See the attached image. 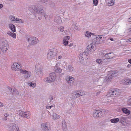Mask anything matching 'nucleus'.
Returning a JSON list of instances; mask_svg holds the SVG:
<instances>
[{
	"instance_id": "nucleus-1",
	"label": "nucleus",
	"mask_w": 131,
	"mask_h": 131,
	"mask_svg": "<svg viewBox=\"0 0 131 131\" xmlns=\"http://www.w3.org/2000/svg\"><path fill=\"white\" fill-rule=\"evenodd\" d=\"M116 76V73H115L114 72H113L111 73L108 74L106 77L100 78L99 80H100L103 83L106 82H109L111 79H113Z\"/></svg>"
},
{
	"instance_id": "nucleus-2",
	"label": "nucleus",
	"mask_w": 131,
	"mask_h": 131,
	"mask_svg": "<svg viewBox=\"0 0 131 131\" xmlns=\"http://www.w3.org/2000/svg\"><path fill=\"white\" fill-rule=\"evenodd\" d=\"M104 37L102 35H93L92 40L93 44H98L103 40Z\"/></svg>"
},
{
	"instance_id": "nucleus-3",
	"label": "nucleus",
	"mask_w": 131,
	"mask_h": 131,
	"mask_svg": "<svg viewBox=\"0 0 131 131\" xmlns=\"http://www.w3.org/2000/svg\"><path fill=\"white\" fill-rule=\"evenodd\" d=\"M57 51V49L53 48L49 50L47 55V59L50 60L53 59L56 56Z\"/></svg>"
},
{
	"instance_id": "nucleus-4",
	"label": "nucleus",
	"mask_w": 131,
	"mask_h": 131,
	"mask_svg": "<svg viewBox=\"0 0 131 131\" xmlns=\"http://www.w3.org/2000/svg\"><path fill=\"white\" fill-rule=\"evenodd\" d=\"M1 50L3 53H5L9 48L7 40L5 39L2 40L0 44Z\"/></svg>"
},
{
	"instance_id": "nucleus-5",
	"label": "nucleus",
	"mask_w": 131,
	"mask_h": 131,
	"mask_svg": "<svg viewBox=\"0 0 131 131\" xmlns=\"http://www.w3.org/2000/svg\"><path fill=\"white\" fill-rule=\"evenodd\" d=\"M27 41L30 45H34L39 42V40L36 37H29L26 39Z\"/></svg>"
},
{
	"instance_id": "nucleus-6",
	"label": "nucleus",
	"mask_w": 131,
	"mask_h": 131,
	"mask_svg": "<svg viewBox=\"0 0 131 131\" xmlns=\"http://www.w3.org/2000/svg\"><path fill=\"white\" fill-rule=\"evenodd\" d=\"M56 79V75L54 73H51L49 77L45 78L44 80L46 82L51 83L54 81Z\"/></svg>"
},
{
	"instance_id": "nucleus-7",
	"label": "nucleus",
	"mask_w": 131,
	"mask_h": 131,
	"mask_svg": "<svg viewBox=\"0 0 131 131\" xmlns=\"http://www.w3.org/2000/svg\"><path fill=\"white\" fill-rule=\"evenodd\" d=\"M86 92L82 90L76 91L73 94L72 97L74 98H76L80 96L85 95Z\"/></svg>"
},
{
	"instance_id": "nucleus-8",
	"label": "nucleus",
	"mask_w": 131,
	"mask_h": 131,
	"mask_svg": "<svg viewBox=\"0 0 131 131\" xmlns=\"http://www.w3.org/2000/svg\"><path fill=\"white\" fill-rule=\"evenodd\" d=\"M120 93V90L117 89H112L109 91L108 95L110 96H115L116 95H119Z\"/></svg>"
},
{
	"instance_id": "nucleus-9",
	"label": "nucleus",
	"mask_w": 131,
	"mask_h": 131,
	"mask_svg": "<svg viewBox=\"0 0 131 131\" xmlns=\"http://www.w3.org/2000/svg\"><path fill=\"white\" fill-rule=\"evenodd\" d=\"M18 113L21 117L28 119L30 117V113L29 112H24L21 110L18 111Z\"/></svg>"
},
{
	"instance_id": "nucleus-10",
	"label": "nucleus",
	"mask_w": 131,
	"mask_h": 131,
	"mask_svg": "<svg viewBox=\"0 0 131 131\" xmlns=\"http://www.w3.org/2000/svg\"><path fill=\"white\" fill-rule=\"evenodd\" d=\"M104 112L103 110H95L94 111L93 116L95 118L101 117L103 115Z\"/></svg>"
},
{
	"instance_id": "nucleus-11",
	"label": "nucleus",
	"mask_w": 131,
	"mask_h": 131,
	"mask_svg": "<svg viewBox=\"0 0 131 131\" xmlns=\"http://www.w3.org/2000/svg\"><path fill=\"white\" fill-rule=\"evenodd\" d=\"M74 78L71 76H68L66 78V81L69 85L72 86L74 84Z\"/></svg>"
},
{
	"instance_id": "nucleus-12",
	"label": "nucleus",
	"mask_w": 131,
	"mask_h": 131,
	"mask_svg": "<svg viewBox=\"0 0 131 131\" xmlns=\"http://www.w3.org/2000/svg\"><path fill=\"white\" fill-rule=\"evenodd\" d=\"M87 54L85 51L84 52L81 53L79 55V58L80 61L82 64H83L84 63L85 59L86 58V56H87Z\"/></svg>"
},
{
	"instance_id": "nucleus-13",
	"label": "nucleus",
	"mask_w": 131,
	"mask_h": 131,
	"mask_svg": "<svg viewBox=\"0 0 131 131\" xmlns=\"http://www.w3.org/2000/svg\"><path fill=\"white\" fill-rule=\"evenodd\" d=\"M96 62L100 65H105L108 63V60L107 59L102 58V59H98L96 60Z\"/></svg>"
},
{
	"instance_id": "nucleus-14",
	"label": "nucleus",
	"mask_w": 131,
	"mask_h": 131,
	"mask_svg": "<svg viewBox=\"0 0 131 131\" xmlns=\"http://www.w3.org/2000/svg\"><path fill=\"white\" fill-rule=\"evenodd\" d=\"M20 72L21 73L25 74L24 77L26 79L29 77L31 75V73L30 71H27L25 70L20 69Z\"/></svg>"
},
{
	"instance_id": "nucleus-15",
	"label": "nucleus",
	"mask_w": 131,
	"mask_h": 131,
	"mask_svg": "<svg viewBox=\"0 0 131 131\" xmlns=\"http://www.w3.org/2000/svg\"><path fill=\"white\" fill-rule=\"evenodd\" d=\"M94 46L92 44L86 47L85 51L86 52L87 54H91L93 53L94 51Z\"/></svg>"
},
{
	"instance_id": "nucleus-16",
	"label": "nucleus",
	"mask_w": 131,
	"mask_h": 131,
	"mask_svg": "<svg viewBox=\"0 0 131 131\" xmlns=\"http://www.w3.org/2000/svg\"><path fill=\"white\" fill-rule=\"evenodd\" d=\"M41 127L42 129L44 130H48L50 129V126L49 123L47 122L41 124Z\"/></svg>"
},
{
	"instance_id": "nucleus-17",
	"label": "nucleus",
	"mask_w": 131,
	"mask_h": 131,
	"mask_svg": "<svg viewBox=\"0 0 131 131\" xmlns=\"http://www.w3.org/2000/svg\"><path fill=\"white\" fill-rule=\"evenodd\" d=\"M35 11L36 13L39 14L41 15H44V17L45 18L46 17L47 15H45V12L44 10L43 9V8L40 9L38 8L37 9H36Z\"/></svg>"
},
{
	"instance_id": "nucleus-18",
	"label": "nucleus",
	"mask_w": 131,
	"mask_h": 131,
	"mask_svg": "<svg viewBox=\"0 0 131 131\" xmlns=\"http://www.w3.org/2000/svg\"><path fill=\"white\" fill-rule=\"evenodd\" d=\"M21 67V66L17 63H14L11 67L12 69L14 70L19 69Z\"/></svg>"
},
{
	"instance_id": "nucleus-19",
	"label": "nucleus",
	"mask_w": 131,
	"mask_h": 131,
	"mask_svg": "<svg viewBox=\"0 0 131 131\" xmlns=\"http://www.w3.org/2000/svg\"><path fill=\"white\" fill-rule=\"evenodd\" d=\"M114 54L113 53L111 52L106 53L104 55V57L105 59H108L112 58L114 57Z\"/></svg>"
},
{
	"instance_id": "nucleus-20",
	"label": "nucleus",
	"mask_w": 131,
	"mask_h": 131,
	"mask_svg": "<svg viewBox=\"0 0 131 131\" xmlns=\"http://www.w3.org/2000/svg\"><path fill=\"white\" fill-rule=\"evenodd\" d=\"M7 88L12 92L13 94L16 95L18 94V92L16 89L14 88L13 89H12L9 87H8Z\"/></svg>"
},
{
	"instance_id": "nucleus-21",
	"label": "nucleus",
	"mask_w": 131,
	"mask_h": 131,
	"mask_svg": "<svg viewBox=\"0 0 131 131\" xmlns=\"http://www.w3.org/2000/svg\"><path fill=\"white\" fill-rule=\"evenodd\" d=\"M122 82L124 84L126 85L131 84V79L126 78L124 79L122 81Z\"/></svg>"
},
{
	"instance_id": "nucleus-22",
	"label": "nucleus",
	"mask_w": 131,
	"mask_h": 131,
	"mask_svg": "<svg viewBox=\"0 0 131 131\" xmlns=\"http://www.w3.org/2000/svg\"><path fill=\"white\" fill-rule=\"evenodd\" d=\"M70 38V37L69 36H67L65 37L64 38L63 40V44L65 46H66L68 43V40Z\"/></svg>"
},
{
	"instance_id": "nucleus-23",
	"label": "nucleus",
	"mask_w": 131,
	"mask_h": 131,
	"mask_svg": "<svg viewBox=\"0 0 131 131\" xmlns=\"http://www.w3.org/2000/svg\"><path fill=\"white\" fill-rule=\"evenodd\" d=\"M7 34L9 36L14 38H16V35L14 32H12V31H9L7 32Z\"/></svg>"
},
{
	"instance_id": "nucleus-24",
	"label": "nucleus",
	"mask_w": 131,
	"mask_h": 131,
	"mask_svg": "<svg viewBox=\"0 0 131 131\" xmlns=\"http://www.w3.org/2000/svg\"><path fill=\"white\" fill-rule=\"evenodd\" d=\"M9 28L12 32H15L16 31V28L15 26L12 24H10L8 25Z\"/></svg>"
},
{
	"instance_id": "nucleus-25",
	"label": "nucleus",
	"mask_w": 131,
	"mask_h": 131,
	"mask_svg": "<svg viewBox=\"0 0 131 131\" xmlns=\"http://www.w3.org/2000/svg\"><path fill=\"white\" fill-rule=\"evenodd\" d=\"M53 70L55 72L58 73H61L62 70L59 67L56 66L54 67Z\"/></svg>"
},
{
	"instance_id": "nucleus-26",
	"label": "nucleus",
	"mask_w": 131,
	"mask_h": 131,
	"mask_svg": "<svg viewBox=\"0 0 131 131\" xmlns=\"http://www.w3.org/2000/svg\"><path fill=\"white\" fill-rule=\"evenodd\" d=\"M63 130L64 131H66L67 129V127L65 121H63L62 122Z\"/></svg>"
},
{
	"instance_id": "nucleus-27",
	"label": "nucleus",
	"mask_w": 131,
	"mask_h": 131,
	"mask_svg": "<svg viewBox=\"0 0 131 131\" xmlns=\"http://www.w3.org/2000/svg\"><path fill=\"white\" fill-rule=\"evenodd\" d=\"M10 130L11 131H13L15 128L17 127L16 125L14 124H11L9 127Z\"/></svg>"
},
{
	"instance_id": "nucleus-28",
	"label": "nucleus",
	"mask_w": 131,
	"mask_h": 131,
	"mask_svg": "<svg viewBox=\"0 0 131 131\" xmlns=\"http://www.w3.org/2000/svg\"><path fill=\"white\" fill-rule=\"evenodd\" d=\"M123 112L128 115H129L130 113V111L128 109L125 108H123L122 110Z\"/></svg>"
},
{
	"instance_id": "nucleus-29",
	"label": "nucleus",
	"mask_w": 131,
	"mask_h": 131,
	"mask_svg": "<svg viewBox=\"0 0 131 131\" xmlns=\"http://www.w3.org/2000/svg\"><path fill=\"white\" fill-rule=\"evenodd\" d=\"M115 3V0H107V3L109 6H111L113 5Z\"/></svg>"
},
{
	"instance_id": "nucleus-30",
	"label": "nucleus",
	"mask_w": 131,
	"mask_h": 131,
	"mask_svg": "<svg viewBox=\"0 0 131 131\" xmlns=\"http://www.w3.org/2000/svg\"><path fill=\"white\" fill-rule=\"evenodd\" d=\"M52 117L53 119L54 120L59 119L60 117V115L56 113H53L52 115Z\"/></svg>"
},
{
	"instance_id": "nucleus-31",
	"label": "nucleus",
	"mask_w": 131,
	"mask_h": 131,
	"mask_svg": "<svg viewBox=\"0 0 131 131\" xmlns=\"http://www.w3.org/2000/svg\"><path fill=\"white\" fill-rule=\"evenodd\" d=\"M93 35H94V34L88 31H86L85 34V36L87 37H90L91 35H92V36Z\"/></svg>"
},
{
	"instance_id": "nucleus-32",
	"label": "nucleus",
	"mask_w": 131,
	"mask_h": 131,
	"mask_svg": "<svg viewBox=\"0 0 131 131\" xmlns=\"http://www.w3.org/2000/svg\"><path fill=\"white\" fill-rule=\"evenodd\" d=\"M119 121V119L118 118L112 119H111L110 121L111 122L113 123H115L118 122Z\"/></svg>"
},
{
	"instance_id": "nucleus-33",
	"label": "nucleus",
	"mask_w": 131,
	"mask_h": 131,
	"mask_svg": "<svg viewBox=\"0 0 131 131\" xmlns=\"http://www.w3.org/2000/svg\"><path fill=\"white\" fill-rule=\"evenodd\" d=\"M35 70L37 73L38 74H41V69L40 67H36Z\"/></svg>"
},
{
	"instance_id": "nucleus-34",
	"label": "nucleus",
	"mask_w": 131,
	"mask_h": 131,
	"mask_svg": "<svg viewBox=\"0 0 131 131\" xmlns=\"http://www.w3.org/2000/svg\"><path fill=\"white\" fill-rule=\"evenodd\" d=\"M9 18L10 20H11L12 21H13L15 23V22L16 20V18H17L15 16L12 15L10 16Z\"/></svg>"
},
{
	"instance_id": "nucleus-35",
	"label": "nucleus",
	"mask_w": 131,
	"mask_h": 131,
	"mask_svg": "<svg viewBox=\"0 0 131 131\" xmlns=\"http://www.w3.org/2000/svg\"><path fill=\"white\" fill-rule=\"evenodd\" d=\"M28 84L32 88H35L36 86V85L35 83H32L31 82H29L28 83Z\"/></svg>"
},
{
	"instance_id": "nucleus-36",
	"label": "nucleus",
	"mask_w": 131,
	"mask_h": 131,
	"mask_svg": "<svg viewBox=\"0 0 131 131\" xmlns=\"http://www.w3.org/2000/svg\"><path fill=\"white\" fill-rule=\"evenodd\" d=\"M68 68L69 71L72 72L74 71V68L71 65L68 66Z\"/></svg>"
},
{
	"instance_id": "nucleus-37",
	"label": "nucleus",
	"mask_w": 131,
	"mask_h": 131,
	"mask_svg": "<svg viewBox=\"0 0 131 131\" xmlns=\"http://www.w3.org/2000/svg\"><path fill=\"white\" fill-rule=\"evenodd\" d=\"M119 118V121H120V122L122 123V122H124L127 118L125 117L121 116Z\"/></svg>"
},
{
	"instance_id": "nucleus-38",
	"label": "nucleus",
	"mask_w": 131,
	"mask_h": 131,
	"mask_svg": "<svg viewBox=\"0 0 131 131\" xmlns=\"http://www.w3.org/2000/svg\"><path fill=\"white\" fill-rule=\"evenodd\" d=\"M71 29L74 30H77L78 29L77 26L75 24H73L72 25Z\"/></svg>"
},
{
	"instance_id": "nucleus-39",
	"label": "nucleus",
	"mask_w": 131,
	"mask_h": 131,
	"mask_svg": "<svg viewBox=\"0 0 131 131\" xmlns=\"http://www.w3.org/2000/svg\"><path fill=\"white\" fill-rule=\"evenodd\" d=\"M15 23H23V21L22 20L17 18H16V20Z\"/></svg>"
},
{
	"instance_id": "nucleus-40",
	"label": "nucleus",
	"mask_w": 131,
	"mask_h": 131,
	"mask_svg": "<svg viewBox=\"0 0 131 131\" xmlns=\"http://www.w3.org/2000/svg\"><path fill=\"white\" fill-rule=\"evenodd\" d=\"M61 61H59L56 63V66L59 67L62 65L61 63Z\"/></svg>"
},
{
	"instance_id": "nucleus-41",
	"label": "nucleus",
	"mask_w": 131,
	"mask_h": 131,
	"mask_svg": "<svg viewBox=\"0 0 131 131\" xmlns=\"http://www.w3.org/2000/svg\"><path fill=\"white\" fill-rule=\"evenodd\" d=\"M98 0H93V3L95 5H97L98 3Z\"/></svg>"
},
{
	"instance_id": "nucleus-42",
	"label": "nucleus",
	"mask_w": 131,
	"mask_h": 131,
	"mask_svg": "<svg viewBox=\"0 0 131 131\" xmlns=\"http://www.w3.org/2000/svg\"><path fill=\"white\" fill-rule=\"evenodd\" d=\"M64 27L63 26H61L59 28V29L62 32L64 31Z\"/></svg>"
},
{
	"instance_id": "nucleus-43",
	"label": "nucleus",
	"mask_w": 131,
	"mask_h": 131,
	"mask_svg": "<svg viewBox=\"0 0 131 131\" xmlns=\"http://www.w3.org/2000/svg\"><path fill=\"white\" fill-rule=\"evenodd\" d=\"M101 93V91H100L97 92L95 93L94 94L97 96L99 95Z\"/></svg>"
},
{
	"instance_id": "nucleus-44",
	"label": "nucleus",
	"mask_w": 131,
	"mask_h": 131,
	"mask_svg": "<svg viewBox=\"0 0 131 131\" xmlns=\"http://www.w3.org/2000/svg\"><path fill=\"white\" fill-rule=\"evenodd\" d=\"M128 104L131 105V99H128Z\"/></svg>"
},
{
	"instance_id": "nucleus-45",
	"label": "nucleus",
	"mask_w": 131,
	"mask_h": 131,
	"mask_svg": "<svg viewBox=\"0 0 131 131\" xmlns=\"http://www.w3.org/2000/svg\"><path fill=\"white\" fill-rule=\"evenodd\" d=\"M51 107H52V106H46V108L47 109L49 110L51 108Z\"/></svg>"
},
{
	"instance_id": "nucleus-46",
	"label": "nucleus",
	"mask_w": 131,
	"mask_h": 131,
	"mask_svg": "<svg viewBox=\"0 0 131 131\" xmlns=\"http://www.w3.org/2000/svg\"><path fill=\"white\" fill-rule=\"evenodd\" d=\"M3 103L0 102V107H3Z\"/></svg>"
},
{
	"instance_id": "nucleus-47",
	"label": "nucleus",
	"mask_w": 131,
	"mask_h": 131,
	"mask_svg": "<svg viewBox=\"0 0 131 131\" xmlns=\"http://www.w3.org/2000/svg\"><path fill=\"white\" fill-rule=\"evenodd\" d=\"M19 128L18 127H17L16 128V131H19Z\"/></svg>"
},
{
	"instance_id": "nucleus-48",
	"label": "nucleus",
	"mask_w": 131,
	"mask_h": 131,
	"mask_svg": "<svg viewBox=\"0 0 131 131\" xmlns=\"http://www.w3.org/2000/svg\"><path fill=\"white\" fill-rule=\"evenodd\" d=\"M128 30L129 32H131V27L129 28Z\"/></svg>"
},
{
	"instance_id": "nucleus-49",
	"label": "nucleus",
	"mask_w": 131,
	"mask_h": 131,
	"mask_svg": "<svg viewBox=\"0 0 131 131\" xmlns=\"http://www.w3.org/2000/svg\"><path fill=\"white\" fill-rule=\"evenodd\" d=\"M9 115L7 113H5L4 114V116H5L7 117Z\"/></svg>"
},
{
	"instance_id": "nucleus-50",
	"label": "nucleus",
	"mask_w": 131,
	"mask_h": 131,
	"mask_svg": "<svg viewBox=\"0 0 131 131\" xmlns=\"http://www.w3.org/2000/svg\"><path fill=\"white\" fill-rule=\"evenodd\" d=\"M3 7V5L2 4H0V9Z\"/></svg>"
},
{
	"instance_id": "nucleus-51",
	"label": "nucleus",
	"mask_w": 131,
	"mask_h": 131,
	"mask_svg": "<svg viewBox=\"0 0 131 131\" xmlns=\"http://www.w3.org/2000/svg\"><path fill=\"white\" fill-rule=\"evenodd\" d=\"M43 3H45L46 2H48V0H43L42 1Z\"/></svg>"
},
{
	"instance_id": "nucleus-52",
	"label": "nucleus",
	"mask_w": 131,
	"mask_h": 131,
	"mask_svg": "<svg viewBox=\"0 0 131 131\" xmlns=\"http://www.w3.org/2000/svg\"><path fill=\"white\" fill-rule=\"evenodd\" d=\"M73 45V43H70L69 45V47H71Z\"/></svg>"
},
{
	"instance_id": "nucleus-53",
	"label": "nucleus",
	"mask_w": 131,
	"mask_h": 131,
	"mask_svg": "<svg viewBox=\"0 0 131 131\" xmlns=\"http://www.w3.org/2000/svg\"><path fill=\"white\" fill-rule=\"evenodd\" d=\"M62 58V57L61 56H58V59H61Z\"/></svg>"
},
{
	"instance_id": "nucleus-54",
	"label": "nucleus",
	"mask_w": 131,
	"mask_h": 131,
	"mask_svg": "<svg viewBox=\"0 0 131 131\" xmlns=\"http://www.w3.org/2000/svg\"><path fill=\"white\" fill-rule=\"evenodd\" d=\"M128 61L129 63L131 64V59H129L128 60Z\"/></svg>"
},
{
	"instance_id": "nucleus-55",
	"label": "nucleus",
	"mask_w": 131,
	"mask_h": 131,
	"mask_svg": "<svg viewBox=\"0 0 131 131\" xmlns=\"http://www.w3.org/2000/svg\"><path fill=\"white\" fill-rule=\"evenodd\" d=\"M131 66V65L130 64H128L127 65V67L128 68H130Z\"/></svg>"
},
{
	"instance_id": "nucleus-56",
	"label": "nucleus",
	"mask_w": 131,
	"mask_h": 131,
	"mask_svg": "<svg viewBox=\"0 0 131 131\" xmlns=\"http://www.w3.org/2000/svg\"><path fill=\"white\" fill-rule=\"evenodd\" d=\"M127 42H131V38L127 40Z\"/></svg>"
},
{
	"instance_id": "nucleus-57",
	"label": "nucleus",
	"mask_w": 131,
	"mask_h": 131,
	"mask_svg": "<svg viewBox=\"0 0 131 131\" xmlns=\"http://www.w3.org/2000/svg\"><path fill=\"white\" fill-rule=\"evenodd\" d=\"M110 40L112 41H114L113 39L112 38H110Z\"/></svg>"
},
{
	"instance_id": "nucleus-58",
	"label": "nucleus",
	"mask_w": 131,
	"mask_h": 131,
	"mask_svg": "<svg viewBox=\"0 0 131 131\" xmlns=\"http://www.w3.org/2000/svg\"><path fill=\"white\" fill-rule=\"evenodd\" d=\"M106 104L107 105H109V101H107L106 102Z\"/></svg>"
},
{
	"instance_id": "nucleus-59",
	"label": "nucleus",
	"mask_w": 131,
	"mask_h": 131,
	"mask_svg": "<svg viewBox=\"0 0 131 131\" xmlns=\"http://www.w3.org/2000/svg\"><path fill=\"white\" fill-rule=\"evenodd\" d=\"M7 119V118L6 117H5V118H4L3 119L4 120H5V121H6V120Z\"/></svg>"
},
{
	"instance_id": "nucleus-60",
	"label": "nucleus",
	"mask_w": 131,
	"mask_h": 131,
	"mask_svg": "<svg viewBox=\"0 0 131 131\" xmlns=\"http://www.w3.org/2000/svg\"><path fill=\"white\" fill-rule=\"evenodd\" d=\"M53 99V97H51L50 99V100L51 101V100H52Z\"/></svg>"
},
{
	"instance_id": "nucleus-61",
	"label": "nucleus",
	"mask_w": 131,
	"mask_h": 131,
	"mask_svg": "<svg viewBox=\"0 0 131 131\" xmlns=\"http://www.w3.org/2000/svg\"><path fill=\"white\" fill-rule=\"evenodd\" d=\"M58 18H59V20L60 19V17H59Z\"/></svg>"
},
{
	"instance_id": "nucleus-62",
	"label": "nucleus",
	"mask_w": 131,
	"mask_h": 131,
	"mask_svg": "<svg viewBox=\"0 0 131 131\" xmlns=\"http://www.w3.org/2000/svg\"><path fill=\"white\" fill-rule=\"evenodd\" d=\"M129 19H131V17L130 18H129Z\"/></svg>"
}]
</instances>
